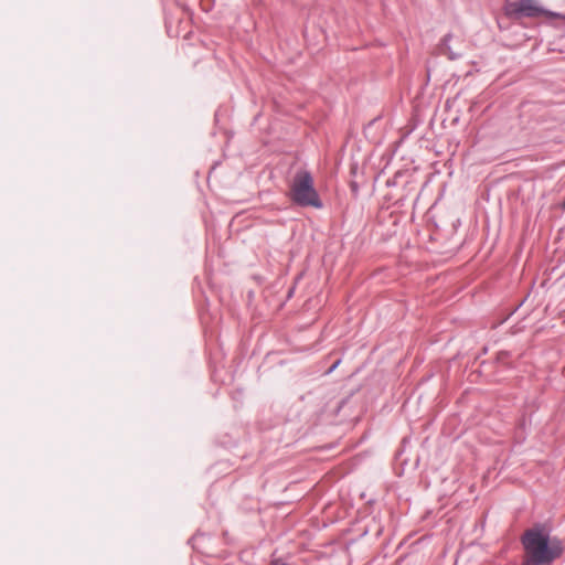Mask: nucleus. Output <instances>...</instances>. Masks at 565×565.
Segmentation results:
<instances>
[{"instance_id": "1", "label": "nucleus", "mask_w": 565, "mask_h": 565, "mask_svg": "<svg viewBox=\"0 0 565 565\" xmlns=\"http://www.w3.org/2000/svg\"><path fill=\"white\" fill-rule=\"evenodd\" d=\"M522 544L527 562L533 565H550L558 558L564 551L561 540L550 537L541 529L526 530L522 536Z\"/></svg>"}, {"instance_id": "2", "label": "nucleus", "mask_w": 565, "mask_h": 565, "mask_svg": "<svg viewBox=\"0 0 565 565\" xmlns=\"http://www.w3.org/2000/svg\"><path fill=\"white\" fill-rule=\"evenodd\" d=\"M503 12L508 18L516 20L522 18L565 20V14L545 9L537 0L507 1L503 7Z\"/></svg>"}, {"instance_id": "3", "label": "nucleus", "mask_w": 565, "mask_h": 565, "mask_svg": "<svg viewBox=\"0 0 565 565\" xmlns=\"http://www.w3.org/2000/svg\"><path fill=\"white\" fill-rule=\"evenodd\" d=\"M290 193L292 201L301 206L322 207V202L313 186V179L307 171H300L295 175Z\"/></svg>"}, {"instance_id": "4", "label": "nucleus", "mask_w": 565, "mask_h": 565, "mask_svg": "<svg viewBox=\"0 0 565 565\" xmlns=\"http://www.w3.org/2000/svg\"><path fill=\"white\" fill-rule=\"evenodd\" d=\"M271 565H286L285 563L280 562V561H274L271 563Z\"/></svg>"}, {"instance_id": "5", "label": "nucleus", "mask_w": 565, "mask_h": 565, "mask_svg": "<svg viewBox=\"0 0 565 565\" xmlns=\"http://www.w3.org/2000/svg\"><path fill=\"white\" fill-rule=\"evenodd\" d=\"M563 207L565 209V200H564V203H563Z\"/></svg>"}]
</instances>
